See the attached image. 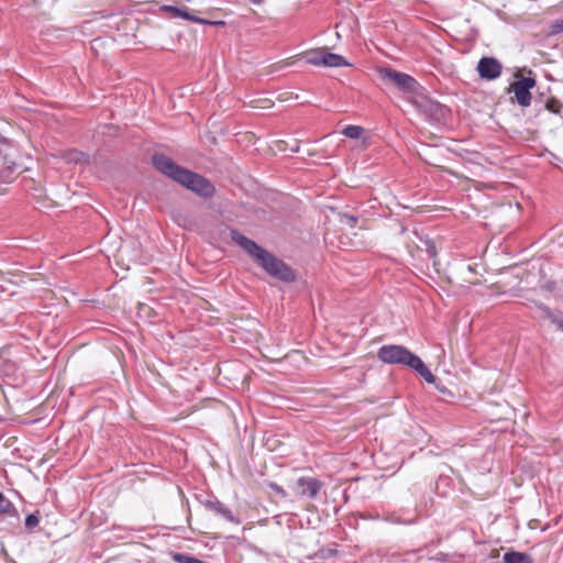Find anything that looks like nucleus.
I'll list each match as a JSON object with an SVG mask.
<instances>
[{"instance_id": "nucleus-1", "label": "nucleus", "mask_w": 563, "mask_h": 563, "mask_svg": "<svg viewBox=\"0 0 563 563\" xmlns=\"http://www.w3.org/2000/svg\"><path fill=\"white\" fill-rule=\"evenodd\" d=\"M231 236L268 275L286 283L295 280L294 271L256 242L236 231H232Z\"/></svg>"}, {"instance_id": "nucleus-2", "label": "nucleus", "mask_w": 563, "mask_h": 563, "mask_svg": "<svg viewBox=\"0 0 563 563\" xmlns=\"http://www.w3.org/2000/svg\"><path fill=\"white\" fill-rule=\"evenodd\" d=\"M152 163L162 174L202 197H210L214 192V187L208 179L178 166L170 157L164 154H155L152 157Z\"/></svg>"}, {"instance_id": "nucleus-3", "label": "nucleus", "mask_w": 563, "mask_h": 563, "mask_svg": "<svg viewBox=\"0 0 563 563\" xmlns=\"http://www.w3.org/2000/svg\"><path fill=\"white\" fill-rule=\"evenodd\" d=\"M377 357L385 364L404 365L415 369L428 383H434L435 377L419 356L407 347L398 344L383 345L377 351Z\"/></svg>"}, {"instance_id": "nucleus-4", "label": "nucleus", "mask_w": 563, "mask_h": 563, "mask_svg": "<svg viewBox=\"0 0 563 563\" xmlns=\"http://www.w3.org/2000/svg\"><path fill=\"white\" fill-rule=\"evenodd\" d=\"M376 71L380 79L390 81L404 93H412L419 86L412 76L390 67H377Z\"/></svg>"}, {"instance_id": "nucleus-5", "label": "nucleus", "mask_w": 563, "mask_h": 563, "mask_svg": "<svg viewBox=\"0 0 563 563\" xmlns=\"http://www.w3.org/2000/svg\"><path fill=\"white\" fill-rule=\"evenodd\" d=\"M536 86V80L531 77H522L511 84L510 90L515 95L516 101L522 106L528 107L531 103L530 90Z\"/></svg>"}, {"instance_id": "nucleus-6", "label": "nucleus", "mask_w": 563, "mask_h": 563, "mask_svg": "<svg viewBox=\"0 0 563 563\" xmlns=\"http://www.w3.org/2000/svg\"><path fill=\"white\" fill-rule=\"evenodd\" d=\"M476 69L481 78L494 80L501 75L503 65L494 57H482Z\"/></svg>"}, {"instance_id": "nucleus-7", "label": "nucleus", "mask_w": 563, "mask_h": 563, "mask_svg": "<svg viewBox=\"0 0 563 563\" xmlns=\"http://www.w3.org/2000/svg\"><path fill=\"white\" fill-rule=\"evenodd\" d=\"M322 487V483L314 477L302 476L297 479V494L314 499Z\"/></svg>"}, {"instance_id": "nucleus-8", "label": "nucleus", "mask_w": 563, "mask_h": 563, "mask_svg": "<svg viewBox=\"0 0 563 563\" xmlns=\"http://www.w3.org/2000/svg\"><path fill=\"white\" fill-rule=\"evenodd\" d=\"M203 506L234 525L241 523V520L233 515L231 509L218 499H206Z\"/></svg>"}, {"instance_id": "nucleus-9", "label": "nucleus", "mask_w": 563, "mask_h": 563, "mask_svg": "<svg viewBox=\"0 0 563 563\" xmlns=\"http://www.w3.org/2000/svg\"><path fill=\"white\" fill-rule=\"evenodd\" d=\"M162 10L164 12L175 16V18H181L184 20L191 21V22H195V23H199V24H208V23H210L207 20H203V19H200V18H197V16L192 15L187 9L177 8V7H174V5H163Z\"/></svg>"}, {"instance_id": "nucleus-10", "label": "nucleus", "mask_w": 563, "mask_h": 563, "mask_svg": "<svg viewBox=\"0 0 563 563\" xmlns=\"http://www.w3.org/2000/svg\"><path fill=\"white\" fill-rule=\"evenodd\" d=\"M532 303L541 312L542 318L549 319L558 330L563 331V313L555 312L541 302L532 301Z\"/></svg>"}, {"instance_id": "nucleus-11", "label": "nucleus", "mask_w": 563, "mask_h": 563, "mask_svg": "<svg viewBox=\"0 0 563 563\" xmlns=\"http://www.w3.org/2000/svg\"><path fill=\"white\" fill-rule=\"evenodd\" d=\"M351 64L342 55L330 53L325 49L322 67H349Z\"/></svg>"}, {"instance_id": "nucleus-12", "label": "nucleus", "mask_w": 563, "mask_h": 563, "mask_svg": "<svg viewBox=\"0 0 563 563\" xmlns=\"http://www.w3.org/2000/svg\"><path fill=\"white\" fill-rule=\"evenodd\" d=\"M325 55L324 48L311 49L305 53V57L308 64L313 66H322L323 57Z\"/></svg>"}, {"instance_id": "nucleus-13", "label": "nucleus", "mask_w": 563, "mask_h": 563, "mask_svg": "<svg viewBox=\"0 0 563 563\" xmlns=\"http://www.w3.org/2000/svg\"><path fill=\"white\" fill-rule=\"evenodd\" d=\"M505 563H531L529 555L522 552L510 551L504 554Z\"/></svg>"}, {"instance_id": "nucleus-14", "label": "nucleus", "mask_w": 563, "mask_h": 563, "mask_svg": "<svg viewBox=\"0 0 563 563\" xmlns=\"http://www.w3.org/2000/svg\"><path fill=\"white\" fill-rule=\"evenodd\" d=\"M341 134L345 137H349L351 140H360L365 139L364 136V129L358 125H346L342 131Z\"/></svg>"}, {"instance_id": "nucleus-15", "label": "nucleus", "mask_w": 563, "mask_h": 563, "mask_svg": "<svg viewBox=\"0 0 563 563\" xmlns=\"http://www.w3.org/2000/svg\"><path fill=\"white\" fill-rule=\"evenodd\" d=\"M16 514L14 505L0 492V515L15 516Z\"/></svg>"}, {"instance_id": "nucleus-16", "label": "nucleus", "mask_w": 563, "mask_h": 563, "mask_svg": "<svg viewBox=\"0 0 563 563\" xmlns=\"http://www.w3.org/2000/svg\"><path fill=\"white\" fill-rule=\"evenodd\" d=\"M545 109L554 114H560L563 109V103L555 97H551L545 101Z\"/></svg>"}, {"instance_id": "nucleus-17", "label": "nucleus", "mask_w": 563, "mask_h": 563, "mask_svg": "<svg viewBox=\"0 0 563 563\" xmlns=\"http://www.w3.org/2000/svg\"><path fill=\"white\" fill-rule=\"evenodd\" d=\"M40 523V517L36 514H30L25 518L24 526L26 530L32 531L35 529Z\"/></svg>"}, {"instance_id": "nucleus-18", "label": "nucleus", "mask_w": 563, "mask_h": 563, "mask_svg": "<svg viewBox=\"0 0 563 563\" xmlns=\"http://www.w3.org/2000/svg\"><path fill=\"white\" fill-rule=\"evenodd\" d=\"M174 559L178 563H203L202 561H200L197 558H194V556H190L187 554H180V553L175 554Z\"/></svg>"}, {"instance_id": "nucleus-19", "label": "nucleus", "mask_w": 563, "mask_h": 563, "mask_svg": "<svg viewBox=\"0 0 563 563\" xmlns=\"http://www.w3.org/2000/svg\"><path fill=\"white\" fill-rule=\"evenodd\" d=\"M84 158H85V154L79 153V152H73V153L70 154V156L68 157V159H69V161L75 162V163H79V162H81Z\"/></svg>"}, {"instance_id": "nucleus-20", "label": "nucleus", "mask_w": 563, "mask_h": 563, "mask_svg": "<svg viewBox=\"0 0 563 563\" xmlns=\"http://www.w3.org/2000/svg\"><path fill=\"white\" fill-rule=\"evenodd\" d=\"M269 486L276 494L280 495L282 497H286L287 494L283 487L274 483H272Z\"/></svg>"}, {"instance_id": "nucleus-21", "label": "nucleus", "mask_w": 563, "mask_h": 563, "mask_svg": "<svg viewBox=\"0 0 563 563\" xmlns=\"http://www.w3.org/2000/svg\"><path fill=\"white\" fill-rule=\"evenodd\" d=\"M553 30L555 32H563V19L556 20L553 24Z\"/></svg>"}, {"instance_id": "nucleus-22", "label": "nucleus", "mask_w": 563, "mask_h": 563, "mask_svg": "<svg viewBox=\"0 0 563 563\" xmlns=\"http://www.w3.org/2000/svg\"><path fill=\"white\" fill-rule=\"evenodd\" d=\"M289 151L292 153L300 152L299 143H292V146L289 147Z\"/></svg>"}, {"instance_id": "nucleus-23", "label": "nucleus", "mask_w": 563, "mask_h": 563, "mask_svg": "<svg viewBox=\"0 0 563 563\" xmlns=\"http://www.w3.org/2000/svg\"><path fill=\"white\" fill-rule=\"evenodd\" d=\"M104 129H107L109 131L108 132L109 136H115L114 132H117V129L114 126H104Z\"/></svg>"}, {"instance_id": "nucleus-24", "label": "nucleus", "mask_w": 563, "mask_h": 563, "mask_svg": "<svg viewBox=\"0 0 563 563\" xmlns=\"http://www.w3.org/2000/svg\"><path fill=\"white\" fill-rule=\"evenodd\" d=\"M428 252H429L430 256H432V257L435 256V249L433 245H429Z\"/></svg>"}, {"instance_id": "nucleus-25", "label": "nucleus", "mask_w": 563, "mask_h": 563, "mask_svg": "<svg viewBox=\"0 0 563 563\" xmlns=\"http://www.w3.org/2000/svg\"><path fill=\"white\" fill-rule=\"evenodd\" d=\"M275 144L277 145L278 151H285V150H286L285 147H282V145H283L284 143L276 142Z\"/></svg>"}, {"instance_id": "nucleus-26", "label": "nucleus", "mask_w": 563, "mask_h": 563, "mask_svg": "<svg viewBox=\"0 0 563 563\" xmlns=\"http://www.w3.org/2000/svg\"><path fill=\"white\" fill-rule=\"evenodd\" d=\"M252 2H253V3H257V4H258V3H261V2H262V0H252Z\"/></svg>"}]
</instances>
